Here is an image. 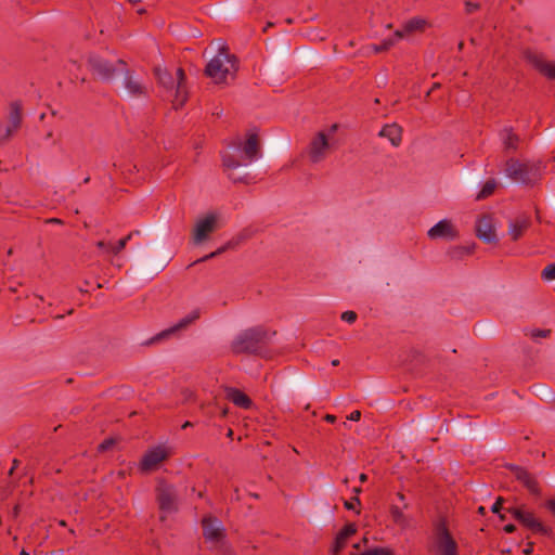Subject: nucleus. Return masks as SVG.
<instances>
[{
	"instance_id": "nucleus-18",
	"label": "nucleus",
	"mask_w": 555,
	"mask_h": 555,
	"mask_svg": "<svg viewBox=\"0 0 555 555\" xmlns=\"http://www.w3.org/2000/svg\"><path fill=\"white\" fill-rule=\"evenodd\" d=\"M168 457V453L163 447H155L149 450L142 457L140 467L143 472H150L157 467L159 463Z\"/></svg>"
},
{
	"instance_id": "nucleus-11",
	"label": "nucleus",
	"mask_w": 555,
	"mask_h": 555,
	"mask_svg": "<svg viewBox=\"0 0 555 555\" xmlns=\"http://www.w3.org/2000/svg\"><path fill=\"white\" fill-rule=\"evenodd\" d=\"M218 216L214 212L207 214L195 223L193 229V242L201 244L206 241L212 232L217 230Z\"/></svg>"
},
{
	"instance_id": "nucleus-28",
	"label": "nucleus",
	"mask_w": 555,
	"mask_h": 555,
	"mask_svg": "<svg viewBox=\"0 0 555 555\" xmlns=\"http://www.w3.org/2000/svg\"><path fill=\"white\" fill-rule=\"evenodd\" d=\"M405 508H408L406 503L403 504L402 508H400L397 505H391L390 509H389L392 521L396 525L400 526L401 528H405L409 525V520H408L406 516L403 514V509H405Z\"/></svg>"
},
{
	"instance_id": "nucleus-42",
	"label": "nucleus",
	"mask_w": 555,
	"mask_h": 555,
	"mask_svg": "<svg viewBox=\"0 0 555 555\" xmlns=\"http://www.w3.org/2000/svg\"><path fill=\"white\" fill-rule=\"evenodd\" d=\"M550 334H551V330H539L538 328V330L532 331L531 336L533 338L547 337V336H550Z\"/></svg>"
},
{
	"instance_id": "nucleus-61",
	"label": "nucleus",
	"mask_w": 555,
	"mask_h": 555,
	"mask_svg": "<svg viewBox=\"0 0 555 555\" xmlns=\"http://www.w3.org/2000/svg\"><path fill=\"white\" fill-rule=\"evenodd\" d=\"M353 492L356 493V495L358 496V494L361 492V488H354L353 489Z\"/></svg>"
},
{
	"instance_id": "nucleus-64",
	"label": "nucleus",
	"mask_w": 555,
	"mask_h": 555,
	"mask_svg": "<svg viewBox=\"0 0 555 555\" xmlns=\"http://www.w3.org/2000/svg\"><path fill=\"white\" fill-rule=\"evenodd\" d=\"M20 555H29V553H27L25 550H22Z\"/></svg>"
},
{
	"instance_id": "nucleus-23",
	"label": "nucleus",
	"mask_w": 555,
	"mask_h": 555,
	"mask_svg": "<svg viewBox=\"0 0 555 555\" xmlns=\"http://www.w3.org/2000/svg\"><path fill=\"white\" fill-rule=\"evenodd\" d=\"M185 80L186 76L183 68H177V83H176V95H175V106L176 108L183 106L186 101V89H185Z\"/></svg>"
},
{
	"instance_id": "nucleus-52",
	"label": "nucleus",
	"mask_w": 555,
	"mask_h": 555,
	"mask_svg": "<svg viewBox=\"0 0 555 555\" xmlns=\"http://www.w3.org/2000/svg\"><path fill=\"white\" fill-rule=\"evenodd\" d=\"M20 463L21 462L17 459H14L13 462H12L13 469H16L20 466Z\"/></svg>"
},
{
	"instance_id": "nucleus-2",
	"label": "nucleus",
	"mask_w": 555,
	"mask_h": 555,
	"mask_svg": "<svg viewBox=\"0 0 555 555\" xmlns=\"http://www.w3.org/2000/svg\"><path fill=\"white\" fill-rule=\"evenodd\" d=\"M275 331L270 332L264 326H254L241 332L231 343V350L235 354L248 353L263 356L271 344Z\"/></svg>"
},
{
	"instance_id": "nucleus-34",
	"label": "nucleus",
	"mask_w": 555,
	"mask_h": 555,
	"mask_svg": "<svg viewBox=\"0 0 555 555\" xmlns=\"http://www.w3.org/2000/svg\"><path fill=\"white\" fill-rule=\"evenodd\" d=\"M131 240V235H127L120 238L115 245L111 244V253L114 255H118L127 245V243Z\"/></svg>"
},
{
	"instance_id": "nucleus-4",
	"label": "nucleus",
	"mask_w": 555,
	"mask_h": 555,
	"mask_svg": "<svg viewBox=\"0 0 555 555\" xmlns=\"http://www.w3.org/2000/svg\"><path fill=\"white\" fill-rule=\"evenodd\" d=\"M505 172L509 179L524 185H534L542 178L540 164L521 163L513 157L506 160Z\"/></svg>"
},
{
	"instance_id": "nucleus-41",
	"label": "nucleus",
	"mask_w": 555,
	"mask_h": 555,
	"mask_svg": "<svg viewBox=\"0 0 555 555\" xmlns=\"http://www.w3.org/2000/svg\"><path fill=\"white\" fill-rule=\"evenodd\" d=\"M503 502H504V499L502 496H499L496 499V501L494 502V504L492 505L491 512L494 514H499L500 511L502 509Z\"/></svg>"
},
{
	"instance_id": "nucleus-33",
	"label": "nucleus",
	"mask_w": 555,
	"mask_h": 555,
	"mask_svg": "<svg viewBox=\"0 0 555 555\" xmlns=\"http://www.w3.org/2000/svg\"><path fill=\"white\" fill-rule=\"evenodd\" d=\"M360 555H395V553L388 547H374L365 550Z\"/></svg>"
},
{
	"instance_id": "nucleus-9",
	"label": "nucleus",
	"mask_w": 555,
	"mask_h": 555,
	"mask_svg": "<svg viewBox=\"0 0 555 555\" xmlns=\"http://www.w3.org/2000/svg\"><path fill=\"white\" fill-rule=\"evenodd\" d=\"M156 499L159 509L165 513L176 512L177 492L172 485L165 480H159L156 487Z\"/></svg>"
},
{
	"instance_id": "nucleus-57",
	"label": "nucleus",
	"mask_w": 555,
	"mask_h": 555,
	"mask_svg": "<svg viewBox=\"0 0 555 555\" xmlns=\"http://www.w3.org/2000/svg\"><path fill=\"white\" fill-rule=\"evenodd\" d=\"M139 234H140V230H133L128 235H131V238H132L134 235H139Z\"/></svg>"
},
{
	"instance_id": "nucleus-45",
	"label": "nucleus",
	"mask_w": 555,
	"mask_h": 555,
	"mask_svg": "<svg viewBox=\"0 0 555 555\" xmlns=\"http://www.w3.org/2000/svg\"><path fill=\"white\" fill-rule=\"evenodd\" d=\"M546 508L555 516V499H550L545 503Z\"/></svg>"
},
{
	"instance_id": "nucleus-31",
	"label": "nucleus",
	"mask_w": 555,
	"mask_h": 555,
	"mask_svg": "<svg viewBox=\"0 0 555 555\" xmlns=\"http://www.w3.org/2000/svg\"><path fill=\"white\" fill-rule=\"evenodd\" d=\"M495 189H496V181L494 179H489L488 181H486L482 189L478 193L477 199H485V198L489 197L490 195L493 194Z\"/></svg>"
},
{
	"instance_id": "nucleus-63",
	"label": "nucleus",
	"mask_w": 555,
	"mask_h": 555,
	"mask_svg": "<svg viewBox=\"0 0 555 555\" xmlns=\"http://www.w3.org/2000/svg\"><path fill=\"white\" fill-rule=\"evenodd\" d=\"M59 525L62 526V527H66V521L65 520H60Z\"/></svg>"
},
{
	"instance_id": "nucleus-7",
	"label": "nucleus",
	"mask_w": 555,
	"mask_h": 555,
	"mask_svg": "<svg viewBox=\"0 0 555 555\" xmlns=\"http://www.w3.org/2000/svg\"><path fill=\"white\" fill-rule=\"evenodd\" d=\"M514 519H516L525 528L530 529L533 533H539L545 537L553 535V529L543 525L538 518L534 517L532 512L524 511L519 507H509L506 509Z\"/></svg>"
},
{
	"instance_id": "nucleus-30",
	"label": "nucleus",
	"mask_w": 555,
	"mask_h": 555,
	"mask_svg": "<svg viewBox=\"0 0 555 555\" xmlns=\"http://www.w3.org/2000/svg\"><path fill=\"white\" fill-rule=\"evenodd\" d=\"M475 246V243L468 246H455L448 250V255L451 259L460 260L466 256L472 255L474 253Z\"/></svg>"
},
{
	"instance_id": "nucleus-60",
	"label": "nucleus",
	"mask_w": 555,
	"mask_h": 555,
	"mask_svg": "<svg viewBox=\"0 0 555 555\" xmlns=\"http://www.w3.org/2000/svg\"><path fill=\"white\" fill-rule=\"evenodd\" d=\"M339 364V360L335 359L332 361L333 366H337Z\"/></svg>"
},
{
	"instance_id": "nucleus-15",
	"label": "nucleus",
	"mask_w": 555,
	"mask_h": 555,
	"mask_svg": "<svg viewBox=\"0 0 555 555\" xmlns=\"http://www.w3.org/2000/svg\"><path fill=\"white\" fill-rule=\"evenodd\" d=\"M530 227L531 217L526 212H521L514 219L509 220L507 234L511 237V241H519Z\"/></svg>"
},
{
	"instance_id": "nucleus-25",
	"label": "nucleus",
	"mask_w": 555,
	"mask_h": 555,
	"mask_svg": "<svg viewBox=\"0 0 555 555\" xmlns=\"http://www.w3.org/2000/svg\"><path fill=\"white\" fill-rule=\"evenodd\" d=\"M402 129L400 126L392 124V125H385L382 130L379 131V135L387 138L392 145L398 146L402 139Z\"/></svg>"
},
{
	"instance_id": "nucleus-21",
	"label": "nucleus",
	"mask_w": 555,
	"mask_h": 555,
	"mask_svg": "<svg viewBox=\"0 0 555 555\" xmlns=\"http://www.w3.org/2000/svg\"><path fill=\"white\" fill-rule=\"evenodd\" d=\"M247 238L246 235H244L243 233L238 234L237 236L231 238L230 241H228L224 245H222L221 247H219L218 249H216L215 251L195 260L192 266L196 264V263H201V262H204V261H207L209 259H212L223 253H225L227 250H230V249H235L236 247H238L241 245L242 242H244L245 240Z\"/></svg>"
},
{
	"instance_id": "nucleus-32",
	"label": "nucleus",
	"mask_w": 555,
	"mask_h": 555,
	"mask_svg": "<svg viewBox=\"0 0 555 555\" xmlns=\"http://www.w3.org/2000/svg\"><path fill=\"white\" fill-rule=\"evenodd\" d=\"M395 42H396V39H393V38L385 39L379 44H373L372 50L375 53H382V52L388 51L395 44Z\"/></svg>"
},
{
	"instance_id": "nucleus-35",
	"label": "nucleus",
	"mask_w": 555,
	"mask_h": 555,
	"mask_svg": "<svg viewBox=\"0 0 555 555\" xmlns=\"http://www.w3.org/2000/svg\"><path fill=\"white\" fill-rule=\"evenodd\" d=\"M541 278L544 281L555 280V262L547 264L541 272Z\"/></svg>"
},
{
	"instance_id": "nucleus-40",
	"label": "nucleus",
	"mask_w": 555,
	"mask_h": 555,
	"mask_svg": "<svg viewBox=\"0 0 555 555\" xmlns=\"http://www.w3.org/2000/svg\"><path fill=\"white\" fill-rule=\"evenodd\" d=\"M17 130L18 129H12V125H9L5 129V133L1 137V142H8Z\"/></svg>"
},
{
	"instance_id": "nucleus-22",
	"label": "nucleus",
	"mask_w": 555,
	"mask_h": 555,
	"mask_svg": "<svg viewBox=\"0 0 555 555\" xmlns=\"http://www.w3.org/2000/svg\"><path fill=\"white\" fill-rule=\"evenodd\" d=\"M500 137L503 142V149L506 154L509 152H516L519 147L520 138L516 134L511 127H506L501 130Z\"/></svg>"
},
{
	"instance_id": "nucleus-16",
	"label": "nucleus",
	"mask_w": 555,
	"mask_h": 555,
	"mask_svg": "<svg viewBox=\"0 0 555 555\" xmlns=\"http://www.w3.org/2000/svg\"><path fill=\"white\" fill-rule=\"evenodd\" d=\"M198 318H199V311L198 310L192 311L189 315L181 319L173 326H171L167 330H164L160 333H158L157 335H155L154 337H152L150 340L146 341V345H152L157 341H160L162 339L169 337L170 335L177 333L178 331L186 328L190 324L195 322Z\"/></svg>"
},
{
	"instance_id": "nucleus-29",
	"label": "nucleus",
	"mask_w": 555,
	"mask_h": 555,
	"mask_svg": "<svg viewBox=\"0 0 555 555\" xmlns=\"http://www.w3.org/2000/svg\"><path fill=\"white\" fill-rule=\"evenodd\" d=\"M154 72L159 85L168 90L175 88V78L167 69L155 68Z\"/></svg>"
},
{
	"instance_id": "nucleus-12",
	"label": "nucleus",
	"mask_w": 555,
	"mask_h": 555,
	"mask_svg": "<svg viewBox=\"0 0 555 555\" xmlns=\"http://www.w3.org/2000/svg\"><path fill=\"white\" fill-rule=\"evenodd\" d=\"M507 468L513 473L516 480L519 481L529 492L534 496L541 495V488L539 482L533 474H531L527 468L509 464Z\"/></svg>"
},
{
	"instance_id": "nucleus-17",
	"label": "nucleus",
	"mask_w": 555,
	"mask_h": 555,
	"mask_svg": "<svg viewBox=\"0 0 555 555\" xmlns=\"http://www.w3.org/2000/svg\"><path fill=\"white\" fill-rule=\"evenodd\" d=\"M428 236L431 240L444 238L448 241L455 240L459 236V232L448 219L440 220L428 231Z\"/></svg>"
},
{
	"instance_id": "nucleus-14",
	"label": "nucleus",
	"mask_w": 555,
	"mask_h": 555,
	"mask_svg": "<svg viewBox=\"0 0 555 555\" xmlns=\"http://www.w3.org/2000/svg\"><path fill=\"white\" fill-rule=\"evenodd\" d=\"M117 65L120 66V73L125 75V87L132 96H146L147 88L133 77V72L127 68V63L119 59Z\"/></svg>"
},
{
	"instance_id": "nucleus-44",
	"label": "nucleus",
	"mask_w": 555,
	"mask_h": 555,
	"mask_svg": "<svg viewBox=\"0 0 555 555\" xmlns=\"http://www.w3.org/2000/svg\"><path fill=\"white\" fill-rule=\"evenodd\" d=\"M96 247L101 250H104L106 253H111V244L109 243H105L104 241H99L96 242Z\"/></svg>"
},
{
	"instance_id": "nucleus-10",
	"label": "nucleus",
	"mask_w": 555,
	"mask_h": 555,
	"mask_svg": "<svg viewBox=\"0 0 555 555\" xmlns=\"http://www.w3.org/2000/svg\"><path fill=\"white\" fill-rule=\"evenodd\" d=\"M524 57L542 76L550 80H555V61L548 62L544 59L543 54L530 49L524 52Z\"/></svg>"
},
{
	"instance_id": "nucleus-37",
	"label": "nucleus",
	"mask_w": 555,
	"mask_h": 555,
	"mask_svg": "<svg viewBox=\"0 0 555 555\" xmlns=\"http://www.w3.org/2000/svg\"><path fill=\"white\" fill-rule=\"evenodd\" d=\"M357 313L354 311L348 310L341 313L340 319L349 324H352L357 321Z\"/></svg>"
},
{
	"instance_id": "nucleus-13",
	"label": "nucleus",
	"mask_w": 555,
	"mask_h": 555,
	"mask_svg": "<svg viewBox=\"0 0 555 555\" xmlns=\"http://www.w3.org/2000/svg\"><path fill=\"white\" fill-rule=\"evenodd\" d=\"M476 236L483 241L486 244H496L498 236L495 232V225L493 217L489 214L480 216L475 227Z\"/></svg>"
},
{
	"instance_id": "nucleus-36",
	"label": "nucleus",
	"mask_w": 555,
	"mask_h": 555,
	"mask_svg": "<svg viewBox=\"0 0 555 555\" xmlns=\"http://www.w3.org/2000/svg\"><path fill=\"white\" fill-rule=\"evenodd\" d=\"M117 443V439L109 437L104 439L99 446H98V452L103 453L108 450H111L115 444Z\"/></svg>"
},
{
	"instance_id": "nucleus-46",
	"label": "nucleus",
	"mask_w": 555,
	"mask_h": 555,
	"mask_svg": "<svg viewBox=\"0 0 555 555\" xmlns=\"http://www.w3.org/2000/svg\"><path fill=\"white\" fill-rule=\"evenodd\" d=\"M347 418L352 422H358L361 418V412L359 410H354Z\"/></svg>"
},
{
	"instance_id": "nucleus-26",
	"label": "nucleus",
	"mask_w": 555,
	"mask_h": 555,
	"mask_svg": "<svg viewBox=\"0 0 555 555\" xmlns=\"http://www.w3.org/2000/svg\"><path fill=\"white\" fill-rule=\"evenodd\" d=\"M228 398L236 405L243 409H249L253 405L251 399L237 388H229Z\"/></svg>"
},
{
	"instance_id": "nucleus-56",
	"label": "nucleus",
	"mask_w": 555,
	"mask_h": 555,
	"mask_svg": "<svg viewBox=\"0 0 555 555\" xmlns=\"http://www.w3.org/2000/svg\"><path fill=\"white\" fill-rule=\"evenodd\" d=\"M478 513H479L480 515H486V508H485L483 506H479V507H478Z\"/></svg>"
},
{
	"instance_id": "nucleus-62",
	"label": "nucleus",
	"mask_w": 555,
	"mask_h": 555,
	"mask_svg": "<svg viewBox=\"0 0 555 555\" xmlns=\"http://www.w3.org/2000/svg\"><path fill=\"white\" fill-rule=\"evenodd\" d=\"M128 2L131 4H137V3L141 2V0H128Z\"/></svg>"
},
{
	"instance_id": "nucleus-59",
	"label": "nucleus",
	"mask_w": 555,
	"mask_h": 555,
	"mask_svg": "<svg viewBox=\"0 0 555 555\" xmlns=\"http://www.w3.org/2000/svg\"><path fill=\"white\" fill-rule=\"evenodd\" d=\"M272 26H273V23L268 22V23H267V25H266V27L263 28V31H267V29H268L269 27H272Z\"/></svg>"
},
{
	"instance_id": "nucleus-47",
	"label": "nucleus",
	"mask_w": 555,
	"mask_h": 555,
	"mask_svg": "<svg viewBox=\"0 0 555 555\" xmlns=\"http://www.w3.org/2000/svg\"><path fill=\"white\" fill-rule=\"evenodd\" d=\"M503 530L506 532V533H513L516 531V526L514 524H507L503 527Z\"/></svg>"
},
{
	"instance_id": "nucleus-51",
	"label": "nucleus",
	"mask_w": 555,
	"mask_h": 555,
	"mask_svg": "<svg viewBox=\"0 0 555 555\" xmlns=\"http://www.w3.org/2000/svg\"><path fill=\"white\" fill-rule=\"evenodd\" d=\"M359 480L360 482H365L367 480V475L364 473L360 474Z\"/></svg>"
},
{
	"instance_id": "nucleus-6",
	"label": "nucleus",
	"mask_w": 555,
	"mask_h": 555,
	"mask_svg": "<svg viewBox=\"0 0 555 555\" xmlns=\"http://www.w3.org/2000/svg\"><path fill=\"white\" fill-rule=\"evenodd\" d=\"M205 542L211 544V548L222 547L225 544L227 532L221 520L215 516H205L202 521Z\"/></svg>"
},
{
	"instance_id": "nucleus-3",
	"label": "nucleus",
	"mask_w": 555,
	"mask_h": 555,
	"mask_svg": "<svg viewBox=\"0 0 555 555\" xmlns=\"http://www.w3.org/2000/svg\"><path fill=\"white\" fill-rule=\"evenodd\" d=\"M238 69V59L230 53L227 46L219 48L218 54L212 57L205 68V74L215 79L217 83L223 82L227 75Z\"/></svg>"
},
{
	"instance_id": "nucleus-48",
	"label": "nucleus",
	"mask_w": 555,
	"mask_h": 555,
	"mask_svg": "<svg viewBox=\"0 0 555 555\" xmlns=\"http://www.w3.org/2000/svg\"><path fill=\"white\" fill-rule=\"evenodd\" d=\"M533 551V542H528L526 547L524 548L522 553L525 555H530Z\"/></svg>"
},
{
	"instance_id": "nucleus-38",
	"label": "nucleus",
	"mask_w": 555,
	"mask_h": 555,
	"mask_svg": "<svg viewBox=\"0 0 555 555\" xmlns=\"http://www.w3.org/2000/svg\"><path fill=\"white\" fill-rule=\"evenodd\" d=\"M170 258L168 255L164 256L162 260H159L156 264H151V267L154 268V270L156 271V273L163 271L166 266L168 264Z\"/></svg>"
},
{
	"instance_id": "nucleus-49",
	"label": "nucleus",
	"mask_w": 555,
	"mask_h": 555,
	"mask_svg": "<svg viewBox=\"0 0 555 555\" xmlns=\"http://www.w3.org/2000/svg\"><path fill=\"white\" fill-rule=\"evenodd\" d=\"M324 421H326L327 423H335V421H336V416H335V415H333V414H326V415L324 416Z\"/></svg>"
},
{
	"instance_id": "nucleus-27",
	"label": "nucleus",
	"mask_w": 555,
	"mask_h": 555,
	"mask_svg": "<svg viewBox=\"0 0 555 555\" xmlns=\"http://www.w3.org/2000/svg\"><path fill=\"white\" fill-rule=\"evenodd\" d=\"M9 124L12 129H20L22 125V104L20 101L12 102L10 105Z\"/></svg>"
},
{
	"instance_id": "nucleus-39",
	"label": "nucleus",
	"mask_w": 555,
	"mask_h": 555,
	"mask_svg": "<svg viewBox=\"0 0 555 555\" xmlns=\"http://www.w3.org/2000/svg\"><path fill=\"white\" fill-rule=\"evenodd\" d=\"M359 496L354 495L350 501H345L344 506L346 509L354 511L357 505H360Z\"/></svg>"
},
{
	"instance_id": "nucleus-1",
	"label": "nucleus",
	"mask_w": 555,
	"mask_h": 555,
	"mask_svg": "<svg viewBox=\"0 0 555 555\" xmlns=\"http://www.w3.org/2000/svg\"><path fill=\"white\" fill-rule=\"evenodd\" d=\"M233 146L242 152L241 159H237L235 155L224 152L221 154L222 158V166L225 171H228V178L232 180L234 183L243 182L247 183V177L248 175L238 176L233 172L234 169L238 168L240 166H246L247 164H250L251 162L256 160L260 154V141L259 137L256 132H250L247 134L246 141L244 144L241 142L234 143Z\"/></svg>"
},
{
	"instance_id": "nucleus-43",
	"label": "nucleus",
	"mask_w": 555,
	"mask_h": 555,
	"mask_svg": "<svg viewBox=\"0 0 555 555\" xmlns=\"http://www.w3.org/2000/svg\"><path fill=\"white\" fill-rule=\"evenodd\" d=\"M478 9H479V4L478 3H474V2H469V1H467L465 3V11H466L467 14H472L475 11H477Z\"/></svg>"
},
{
	"instance_id": "nucleus-54",
	"label": "nucleus",
	"mask_w": 555,
	"mask_h": 555,
	"mask_svg": "<svg viewBox=\"0 0 555 555\" xmlns=\"http://www.w3.org/2000/svg\"><path fill=\"white\" fill-rule=\"evenodd\" d=\"M18 513H20V506H18V505H15V506L13 507V515L16 517V516L18 515Z\"/></svg>"
},
{
	"instance_id": "nucleus-19",
	"label": "nucleus",
	"mask_w": 555,
	"mask_h": 555,
	"mask_svg": "<svg viewBox=\"0 0 555 555\" xmlns=\"http://www.w3.org/2000/svg\"><path fill=\"white\" fill-rule=\"evenodd\" d=\"M328 149L327 137L324 132H319L313 138L309 145V157L314 164L321 162L325 157V152Z\"/></svg>"
},
{
	"instance_id": "nucleus-50",
	"label": "nucleus",
	"mask_w": 555,
	"mask_h": 555,
	"mask_svg": "<svg viewBox=\"0 0 555 555\" xmlns=\"http://www.w3.org/2000/svg\"><path fill=\"white\" fill-rule=\"evenodd\" d=\"M48 223H57V224H62L63 221L59 218H51V219H48L47 220Z\"/></svg>"
},
{
	"instance_id": "nucleus-58",
	"label": "nucleus",
	"mask_w": 555,
	"mask_h": 555,
	"mask_svg": "<svg viewBox=\"0 0 555 555\" xmlns=\"http://www.w3.org/2000/svg\"><path fill=\"white\" fill-rule=\"evenodd\" d=\"M232 436H233V430L231 428H229V430L227 433V437L232 438Z\"/></svg>"
},
{
	"instance_id": "nucleus-5",
	"label": "nucleus",
	"mask_w": 555,
	"mask_h": 555,
	"mask_svg": "<svg viewBox=\"0 0 555 555\" xmlns=\"http://www.w3.org/2000/svg\"><path fill=\"white\" fill-rule=\"evenodd\" d=\"M434 538L438 555H459L457 543L449 530L444 516H440L434 522Z\"/></svg>"
},
{
	"instance_id": "nucleus-8",
	"label": "nucleus",
	"mask_w": 555,
	"mask_h": 555,
	"mask_svg": "<svg viewBox=\"0 0 555 555\" xmlns=\"http://www.w3.org/2000/svg\"><path fill=\"white\" fill-rule=\"evenodd\" d=\"M87 63L91 73L104 81L112 80L117 73H120V66L117 65V62L114 64L98 54H90Z\"/></svg>"
},
{
	"instance_id": "nucleus-20",
	"label": "nucleus",
	"mask_w": 555,
	"mask_h": 555,
	"mask_svg": "<svg viewBox=\"0 0 555 555\" xmlns=\"http://www.w3.org/2000/svg\"><path fill=\"white\" fill-rule=\"evenodd\" d=\"M357 532V526L349 522L336 534L331 547L332 555H338L346 546L347 540Z\"/></svg>"
},
{
	"instance_id": "nucleus-53",
	"label": "nucleus",
	"mask_w": 555,
	"mask_h": 555,
	"mask_svg": "<svg viewBox=\"0 0 555 555\" xmlns=\"http://www.w3.org/2000/svg\"><path fill=\"white\" fill-rule=\"evenodd\" d=\"M193 426V424L190 421L184 422V424L181 426L182 429H185L188 427Z\"/></svg>"
},
{
	"instance_id": "nucleus-24",
	"label": "nucleus",
	"mask_w": 555,
	"mask_h": 555,
	"mask_svg": "<svg viewBox=\"0 0 555 555\" xmlns=\"http://www.w3.org/2000/svg\"><path fill=\"white\" fill-rule=\"evenodd\" d=\"M426 25V21L420 17H413L404 23L401 30H396V39L402 38L405 34H412L417 30H423Z\"/></svg>"
},
{
	"instance_id": "nucleus-55",
	"label": "nucleus",
	"mask_w": 555,
	"mask_h": 555,
	"mask_svg": "<svg viewBox=\"0 0 555 555\" xmlns=\"http://www.w3.org/2000/svg\"><path fill=\"white\" fill-rule=\"evenodd\" d=\"M397 496H398V499H399L400 501H402V502L405 500V496H404V494H403L402 492H398V493H397Z\"/></svg>"
}]
</instances>
